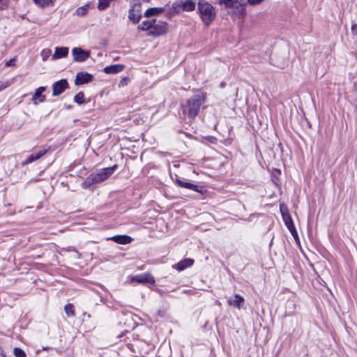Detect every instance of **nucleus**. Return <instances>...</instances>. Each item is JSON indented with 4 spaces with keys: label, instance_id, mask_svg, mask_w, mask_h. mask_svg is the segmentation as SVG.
Instances as JSON below:
<instances>
[{
    "label": "nucleus",
    "instance_id": "f8f14e48",
    "mask_svg": "<svg viewBox=\"0 0 357 357\" xmlns=\"http://www.w3.org/2000/svg\"><path fill=\"white\" fill-rule=\"evenodd\" d=\"M46 88L45 86H40L36 89L33 96L32 101L34 105H38L40 102H43L45 100V96L43 95Z\"/></svg>",
    "mask_w": 357,
    "mask_h": 357
},
{
    "label": "nucleus",
    "instance_id": "9b49d317",
    "mask_svg": "<svg viewBox=\"0 0 357 357\" xmlns=\"http://www.w3.org/2000/svg\"><path fill=\"white\" fill-rule=\"evenodd\" d=\"M282 215H283V219H284V223H285L287 227L288 228V229L289 230V231L291 232V234H292V236H294L295 240L298 241V236L297 231L296 230V228L294 227V222H293L291 217L289 215H285L283 213H282Z\"/></svg>",
    "mask_w": 357,
    "mask_h": 357
},
{
    "label": "nucleus",
    "instance_id": "b1692460",
    "mask_svg": "<svg viewBox=\"0 0 357 357\" xmlns=\"http://www.w3.org/2000/svg\"><path fill=\"white\" fill-rule=\"evenodd\" d=\"M52 51L50 49H44L41 51L40 55L43 61H46L51 55Z\"/></svg>",
    "mask_w": 357,
    "mask_h": 357
},
{
    "label": "nucleus",
    "instance_id": "6ab92c4d",
    "mask_svg": "<svg viewBox=\"0 0 357 357\" xmlns=\"http://www.w3.org/2000/svg\"><path fill=\"white\" fill-rule=\"evenodd\" d=\"M109 240H112L116 243L126 245L131 243L132 238L131 237L127 235H116L113 237L108 238Z\"/></svg>",
    "mask_w": 357,
    "mask_h": 357
},
{
    "label": "nucleus",
    "instance_id": "a878e982",
    "mask_svg": "<svg viewBox=\"0 0 357 357\" xmlns=\"http://www.w3.org/2000/svg\"><path fill=\"white\" fill-rule=\"evenodd\" d=\"M84 95L82 92H79L77 94H76L74 97V100L79 104L84 102Z\"/></svg>",
    "mask_w": 357,
    "mask_h": 357
},
{
    "label": "nucleus",
    "instance_id": "4be33fe9",
    "mask_svg": "<svg viewBox=\"0 0 357 357\" xmlns=\"http://www.w3.org/2000/svg\"><path fill=\"white\" fill-rule=\"evenodd\" d=\"M90 8L89 4H85L82 6L79 7L75 10V14L78 16H84Z\"/></svg>",
    "mask_w": 357,
    "mask_h": 357
},
{
    "label": "nucleus",
    "instance_id": "1a4fd4ad",
    "mask_svg": "<svg viewBox=\"0 0 357 357\" xmlns=\"http://www.w3.org/2000/svg\"><path fill=\"white\" fill-rule=\"evenodd\" d=\"M128 18L133 24H137L140 21L142 15L139 6H132L129 10Z\"/></svg>",
    "mask_w": 357,
    "mask_h": 357
},
{
    "label": "nucleus",
    "instance_id": "473e14b6",
    "mask_svg": "<svg viewBox=\"0 0 357 357\" xmlns=\"http://www.w3.org/2000/svg\"><path fill=\"white\" fill-rule=\"evenodd\" d=\"M2 0H0V1H1Z\"/></svg>",
    "mask_w": 357,
    "mask_h": 357
},
{
    "label": "nucleus",
    "instance_id": "6e6552de",
    "mask_svg": "<svg viewBox=\"0 0 357 357\" xmlns=\"http://www.w3.org/2000/svg\"><path fill=\"white\" fill-rule=\"evenodd\" d=\"M68 86V84L66 79H61L55 82L52 86L53 96H56L61 94Z\"/></svg>",
    "mask_w": 357,
    "mask_h": 357
},
{
    "label": "nucleus",
    "instance_id": "a211bd4d",
    "mask_svg": "<svg viewBox=\"0 0 357 357\" xmlns=\"http://www.w3.org/2000/svg\"><path fill=\"white\" fill-rule=\"evenodd\" d=\"M45 153H46L45 149H40L38 152H36L35 153H32L27 158V159L24 162H22V165H26L27 164L33 162V161L39 159L43 155H44L45 154Z\"/></svg>",
    "mask_w": 357,
    "mask_h": 357
},
{
    "label": "nucleus",
    "instance_id": "4468645a",
    "mask_svg": "<svg viewBox=\"0 0 357 357\" xmlns=\"http://www.w3.org/2000/svg\"><path fill=\"white\" fill-rule=\"evenodd\" d=\"M69 49L66 47H56L55 48L54 53L52 55V59L53 60H57L61 58L66 57L68 54Z\"/></svg>",
    "mask_w": 357,
    "mask_h": 357
},
{
    "label": "nucleus",
    "instance_id": "dca6fc26",
    "mask_svg": "<svg viewBox=\"0 0 357 357\" xmlns=\"http://www.w3.org/2000/svg\"><path fill=\"white\" fill-rule=\"evenodd\" d=\"M165 9L161 7H153L150 8L146 10L144 13V16L147 18H151L152 17L159 16L162 13H163Z\"/></svg>",
    "mask_w": 357,
    "mask_h": 357
},
{
    "label": "nucleus",
    "instance_id": "f3484780",
    "mask_svg": "<svg viewBox=\"0 0 357 357\" xmlns=\"http://www.w3.org/2000/svg\"><path fill=\"white\" fill-rule=\"evenodd\" d=\"M244 303V298L239 294H235L234 298H230L227 301V303L230 306H234L237 309L240 310L243 303Z\"/></svg>",
    "mask_w": 357,
    "mask_h": 357
},
{
    "label": "nucleus",
    "instance_id": "412c9836",
    "mask_svg": "<svg viewBox=\"0 0 357 357\" xmlns=\"http://www.w3.org/2000/svg\"><path fill=\"white\" fill-rule=\"evenodd\" d=\"M153 26V20H146L142 22L138 26L139 29L142 31H150L152 29Z\"/></svg>",
    "mask_w": 357,
    "mask_h": 357
},
{
    "label": "nucleus",
    "instance_id": "f03ea898",
    "mask_svg": "<svg viewBox=\"0 0 357 357\" xmlns=\"http://www.w3.org/2000/svg\"><path fill=\"white\" fill-rule=\"evenodd\" d=\"M197 9L202 22L206 26H209L216 17L215 7L206 0H199Z\"/></svg>",
    "mask_w": 357,
    "mask_h": 357
},
{
    "label": "nucleus",
    "instance_id": "5701e85b",
    "mask_svg": "<svg viewBox=\"0 0 357 357\" xmlns=\"http://www.w3.org/2000/svg\"><path fill=\"white\" fill-rule=\"evenodd\" d=\"M36 4L41 6V7H48L53 5V1L52 0H33Z\"/></svg>",
    "mask_w": 357,
    "mask_h": 357
},
{
    "label": "nucleus",
    "instance_id": "9d476101",
    "mask_svg": "<svg viewBox=\"0 0 357 357\" xmlns=\"http://www.w3.org/2000/svg\"><path fill=\"white\" fill-rule=\"evenodd\" d=\"M93 76L84 72L78 73L76 75L75 83L76 85H82L91 82Z\"/></svg>",
    "mask_w": 357,
    "mask_h": 357
},
{
    "label": "nucleus",
    "instance_id": "f257e3e1",
    "mask_svg": "<svg viewBox=\"0 0 357 357\" xmlns=\"http://www.w3.org/2000/svg\"><path fill=\"white\" fill-rule=\"evenodd\" d=\"M207 98L206 92L200 91L194 95L191 98L187 100L183 106V112L193 119L198 114L201 105L205 102Z\"/></svg>",
    "mask_w": 357,
    "mask_h": 357
},
{
    "label": "nucleus",
    "instance_id": "7ed1b4c3",
    "mask_svg": "<svg viewBox=\"0 0 357 357\" xmlns=\"http://www.w3.org/2000/svg\"><path fill=\"white\" fill-rule=\"evenodd\" d=\"M117 168V165H114L111 167H107L100 169L98 172L96 174H91L85 181V183L89 185L100 183L107 178H109L114 172V170Z\"/></svg>",
    "mask_w": 357,
    "mask_h": 357
},
{
    "label": "nucleus",
    "instance_id": "aec40b11",
    "mask_svg": "<svg viewBox=\"0 0 357 357\" xmlns=\"http://www.w3.org/2000/svg\"><path fill=\"white\" fill-rule=\"evenodd\" d=\"M175 182L181 187L182 188H188V189H191L194 191H198V189H197V186L192 184V183H188V182H185V181H183L180 179H176Z\"/></svg>",
    "mask_w": 357,
    "mask_h": 357
},
{
    "label": "nucleus",
    "instance_id": "c756f323",
    "mask_svg": "<svg viewBox=\"0 0 357 357\" xmlns=\"http://www.w3.org/2000/svg\"><path fill=\"white\" fill-rule=\"evenodd\" d=\"M14 63H15V59H10L9 61H8L6 63V66H13V65H14Z\"/></svg>",
    "mask_w": 357,
    "mask_h": 357
},
{
    "label": "nucleus",
    "instance_id": "7c9ffc66",
    "mask_svg": "<svg viewBox=\"0 0 357 357\" xmlns=\"http://www.w3.org/2000/svg\"><path fill=\"white\" fill-rule=\"evenodd\" d=\"M351 31H353V33H354V34H356V31H357V24H353V25H352V26H351Z\"/></svg>",
    "mask_w": 357,
    "mask_h": 357
},
{
    "label": "nucleus",
    "instance_id": "0eeeda50",
    "mask_svg": "<svg viewBox=\"0 0 357 357\" xmlns=\"http://www.w3.org/2000/svg\"><path fill=\"white\" fill-rule=\"evenodd\" d=\"M196 8V3L194 0H186L181 1L177 5L178 11L190 12L192 11Z\"/></svg>",
    "mask_w": 357,
    "mask_h": 357
},
{
    "label": "nucleus",
    "instance_id": "393cba45",
    "mask_svg": "<svg viewBox=\"0 0 357 357\" xmlns=\"http://www.w3.org/2000/svg\"><path fill=\"white\" fill-rule=\"evenodd\" d=\"M13 353L15 357H26L25 352L20 348L15 347L13 349Z\"/></svg>",
    "mask_w": 357,
    "mask_h": 357
},
{
    "label": "nucleus",
    "instance_id": "ddd939ff",
    "mask_svg": "<svg viewBox=\"0 0 357 357\" xmlns=\"http://www.w3.org/2000/svg\"><path fill=\"white\" fill-rule=\"evenodd\" d=\"M193 264H194V260L192 259L187 258V259H184L180 261L179 262L174 264L172 266V268L178 271H181L188 267L192 266L193 265Z\"/></svg>",
    "mask_w": 357,
    "mask_h": 357
},
{
    "label": "nucleus",
    "instance_id": "20e7f679",
    "mask_svg": "<svg viewBox=\"0 0 357 357\" xmlns=\"http://www.w3.org/2000/svg\"><path fill=\"white\" fill-rule=\"evenodd\" d=\"M169 31V24L167 22L161 20H153V26L148 36L152 37H160L165 35Z\"/></svg>",
    "mask_w": 357,
    "mask_h": 357
},
{
    "label": "nucleus",
    "instance_id": "bb28decb",
    "mask_svg": "<svg viewBox=\"0 0 357 357\" xmlns=\"http://www.w3.org/2000/svg\"><path fill=\"white\" fill-rule=\"evenodd\" d=\"M65 312L68 316L74 315L73 306L72 304H68L64 307Z\"/></svg>",
    "mask_w": 357,
    "mask_h": 357
},
{
    "label": "nucleus",
    "instance_id": "423d86ee",
    "mask_svg": "<svg viewBox=\"0 0 357 357\" xmlns=\"http://www.w3.org/2000/svg\"><path fill=\"white\" fill-rule=\"evenodd\" d=\"M73 59L77 62H84L90 56V52L81 47H74L72 50Z\"/></svg>",
    "mask_w": 357,
    "mask_h": 357
},
{
    "label": "nucleus",
    "instance_id": "cd10ccee",
    "mask_svg": "<svg viewBox=\"0 0 357 357\" xmlns=\"http://www.w3.org/2000/svg\"><path fill=\"white\" fill-rule=\"evenodd\" d=\"M220 4H223L227 8H231L234 5V0H220Z\"/></svg>",
    "mask_w": 357,
    "mask_h": 357
},
{
    "label": "nucleus",
    "instance_id": "39448f33",
    "mask_svg": "<svg viewBox=\"0 0 357 357\" xmlns=\"http://www.w3.org/2000/svg\"><path fill=\"white\" fill-rule=\"evenodd\" d=\"M127 282L133 283L137 282L141 284H154L155 280L153 277L149 273H145L136 275H130L128 278Z\"/></svg>",
    "mask_w": 357,
    "mask_h": 357
},
{
    "label": "nucleus",
    "instance_id": "c85d7f7f",
    "mask_svg": "<svg viewBox=\"0 0 357 357\" xmlns=\"http://www.w3.org/2000/svg\"><path fill=\"white\" fill-rule=\"evenodd\" d=\"M247 1H248V3L250 5L255 6V5L259 4L260 3L264 1V0H247Z\"/></svg>",
    "mask_w": 357,
    "mask_h": 357
},
{
    "label": "nucleus",
    "instance_id": "2f4dec72",
    "mask_svg": "<svg viewBox=\"0 0 357 357\" xmlns=\"http://www.w3.org/2000/svg\"><path fill=\"white\" fill-rule=\"evenodd\" d=\"M134 1H137L138 0H133Z\"/></svg>",
    "mask_w": 357,
    "mask_h": 357
},
{
    "label": "nucleus",
    "instance_id": "2eb2a0df",
    "mask_svg": "<svg viewBox=\"0 0 357 357\" xmlns=\"http://www.w3.org/2000/svg\"><path fill=\"white\" fill-rule=\"evenodd\" d=\"M124 68L123 64H114L105 67L103 72L106 74H116L121 72Z\"/></svg>",
    "mask_w": 357,
    "mask_h": 357
}]
</instances>
